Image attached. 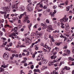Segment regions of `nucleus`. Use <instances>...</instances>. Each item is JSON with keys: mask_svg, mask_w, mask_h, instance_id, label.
I'll return each mask as SVG.
<instances>
[{"mask_svg": "<svg viewBox=\"0 0 74 74\" xmlns=\"http://www.w3.org/2000/svg\"><path fill=\"white\" fill-rule=\"evenodd\" d=\"M27 9V11L28 12H30L32 11L33 10V8L30 6V4H28V5L27 6L26 8Z\"/></svg>", "mask_w": 74, "mask_h": 74, "instance_id": "obj_1", "label": "nucleus"}, {"mask_svg": "<svg viewBox=\"0 0 74 74\" xmlns=\"http://www.w3.org/2000/svg\"><path fill=\"white\" fill-rule=\"evenodd\" d=\"M68 19H69L68 18H66L64 17L60 20V22L62 23H65V22H66L67 21H68Z\"/></svg>", "mask_w": 74, "mask_h": 74, "instance_id": "obj_2", "label": "nucleus"}, {"mask_svg": "<svg viewBox=\"0 0 74 74\" xmlns=\"http://www.w3.org/2000/svg\"><path fill=\"white\" fill-rule=\"evenodd\" d=\"M3 57V58H4L5 60H7V59H8L9 58V55H8V53L6 54H5Z\"/></svg>", "mask_w": 74, "mask_h": 74, "instance_id": "obj_3", "label": "nucleus"}, {"mask_svg": "<svg viewBox=\"0 0 74 74\" xmlns=\"http://www.w3.org/2000/svg\"><path fill=\"white\" fill-rule=\"evenodd\" d=\"M64 52L66 54H68V56L70 54V51L69 49L64 50Z\"/></svg>", "mask_w": 74, "mask_h": 74, "instance_id": "obj_4", "label": "nucleus"}, {"mask_svg": "<svg viewBox=\"0 0 74 74\" xmlns=\"http://www.w3.org/2000/svg\"><path fill=\"white\" fill-rule=\"evenodd\" d=\"M49 30H53V29H52V25H50L49 26L48 28H47V31L48 32H50L51 31Z\"/></svg>", "mask_w": 74, "mask_h": 74, "instance_id": "obj_5", "label": "nucleus"}, {"mask_svg": "<svg viewBox=\"0 0 74 74\" xmlns=\"http://www.w3.org/2000/svg\"><path fill=\"white\" fill-rule=\"evenodd\" d=\"M44 58L42 57L38 58V59H36L37 61H40V62H42L44 60Z\"/></svg>", "mask_w": 74, "mask_h": 74, "instance_id": "obj_6", "label": "nucleus"}, {"mask_svg": "<svg viewBox=\"0 0 74 74\" xmlns=\"http://www.w3.org/2000/svg\"><path fill=\"white\" fill-rule=\"evenodd\" d=\"M34 34H35V35H36L37 37H41V36H42V33H41L40 34L37 33L36 34V33H34Z\"/></svg>", "mask_w": 74, "mask_h": 74, "instance_id": "obj_7", "label": "nucleus"}, {"mask_svg": "<svg viewBox=\"0 0 74 74\" xmlns=\"http://www.w3.org/2000/svg\"><path fill=\"white\" fill-rule=\"evenodd\" d=\"M47 62L48 61L47 60H46V59H44L42 61V64H46V63H47Z\"/></svg>", "mask_w": 74, "mask_h": 74, "instance_id": "obj_8", "label": "nucleus"}, {"mask_svg": "<svg viewBox=\"0 0 74 74\" xmlns=\"http://www.w3.org/2000/svg\"><path fill=\"white\" fill-rule=\"evenodd\" d=\"M20 10L21 11H23L25 10V8L24 6H21L20 7Z\"/></svg>", "mask_w": 74, "mask_h": 74, "instance_id": "obj_9", "label": "nucleus"}, {"mask_svg": "<svg viewBox=\"0 0 74 74\" xmlns=\"http://www.w3.org/2000/svg\"><path fill=\"white\" fill-rule=\"evenodd\" d=\"M34 72H37L38 73H40V71L39 69H35L34 70Z\"/></svg>", "mask_w": 74, "mask_h": 74, "instance_id": "obj_10", "label": "nucleus"}, {"mask_svg": "<svg viewBox=\"0 0 74 74\" xmlns=\"http://www.w3.org/2000/svg\"><path fill=\"white\" fill-rule=\"evenodd\" d=\"M43 47H45V48H47L49 50H50V49H51V47H49L46 44H45V46H43Z\"/></svg>", "mask_w": 74, "mask_h": 74, "instance_id": "obj_11", "label": "nucleus"}, {"mask_svg": "<svg viewBox=\"0 0 74 74\" xmlns=\"http://www.w3.org/2000/svg\"><path fill=\"white\" fill-rule=\"evenodd\" d=\"M53 61H50L49 62V66H51L53 65Z\"/></svg>", "mask_w": 74, "mask_h": 74, "instance_id": "obj_12", "label": "nucleus"}, {"mask_svg": "<svg viewBox=\"0 0 74 74\" xmlns=\"http://www.w3.org/2000/svg\"><path fill=\"white\" fill-rule=\"evenodd\" d=\"M3 10L5 11V12H7V11H8L7 10V8L6 7L3 8Z\"/></svg>", "mask_w": 74, "mask_h": 74, "instance_id": "obj_13", "label": "nucleus"}, {"mask_svg": "<svg viewBox=\"0 0 74 74\" xmlns=\"http://www.w3.org/2000/svg\"><path fill=\"white\" fill-rule=\"evenodd\" d=\"M0 14H4V15H6L7 14V12H3V11H1L0 12Z\"/></svg>", "mask_w": 74, "mask_h": 74, "instance_id": "obj_14", "label": "nucleus"}, {"mask_svg": "<svg viewBox=\"0 0 74 74\" xmlns=\"http://www.w3.org/2000/svg\"><path fill=\"white\" fill-rule=\"evenodd\" d=\"M32 23H30L29 24V25L28 26V27L29 29V31H30V30H31V29L30 28V27H32Z\"/></svg>", "mask_w": 74, "mask_h": 74, "instance_id": "obj_15", "label": "nucleus"}, {"mask_svg": "<svg viewBox=\"0 0 74 74\" xmlns=\"http://www.w3.org/2000/svg\"><path fill=\"white\" fill-rule=\"evenodd\" d=\"M12 19H13L14 21H15L16 20H18V18L16 17H15L13 18H12Z\"/></svg>", "mask_w": 74, "mask_h": 74, "instance_id": "obj_16", "label": "nucleus"}, {"mask_svg": "<svg viewBox=\"0 0 74 74\" xmlns=\"http://www.w3.org/2000/svg\"><path fill=\"white\" fill-rule=\"evenodd\" d=\"M0 72H1V73L2 72V71H4V69L3 68H2L1 66V68H0Z\"/></svg>", "mask_w": 74, "mask_h": 74, "instance_id": "obj_17", "label": "nucleus"}, {"mask_svg": "<svg viewBox=\"0 0 74 74\" xmlns=\"http://www.w3.org/2000/svg\"><path fill=\"white\" fill-rule=\"evenodd\" d=\"M25 42L27 45H28V44H29L30 43V41H28L27 40Z\"/></svg>", "mask_w": 74, "mask_h": 74, "instance_id": "obj_18", "label": "nucleus"}, {"mask_svg": "<svg viewBox=\"0 0 74 74\" xmlns=\"http://www.w3.org/2000/svg\"><path fill=\"white\" fill-rule=\"evenodd\" d=\"M50 15L51 16V17H54L55 16V15L51 12L50 13Z\"/></svg>", "mask_w": 74, "mask_h": 74, "instance_id": "obj_19", "label": "nucleus"}, {"mask_svg": "<svg viewBox=\"0 0 74 74\" xmlns=\"http://www.w3.org/2000/svg\"><path fill=\"white\" fill-rule=\"evenodd\" d=\"M7 10H8V11H10V10H11V7L10 6H8L7 7Z\"/></svg>", "mask_w": 74, "mask_h": 74, "instance_id": "obj_20", "label": "nucleus"}, {"mask_svg": "<svg viewBox=\"0 0 74 74\" xmlns=\"http://www.w3.org/2000/svg\"><path fill=\"white\" fill-rule=\"evenodd\" d=\"M17 31V27H15L14 28V32H16Z\"/></svg>", "mask_w": 74, "mask_h": 74, "instance_id": "obj_21", "label": "nucleus"}, {"mask_svg": "<svg viewBox=\"0 0 74 74\" xmlns=\"http://www.w3.org/2000/svg\"><path fill=\"white\" fill-rule=\"evenodd\" d=\"M12 9H16V8H15V5H12Z\"/></svg>", "mask_w": 74, "mask_h": 74, "instance_id": "obj_22", "label": "nucleus"}, {"mask_svg": "<svg viewBox=\"0 0 74 74\" xmlns=\"http://www.w3.org/2000/svg\"><path fill=\"white\" fill-rule=\"evenodd\" d=\"M53 74H58V72H56V71H53Z\"/></svg>", "mask_w": 74, "mask_h": 74, "instance_id": "obj_23", "label": "nucleus"}, {"mask_svg": "<svg viewBox=\"0 0 74 74\" xmlns=\"http://www.w3.org/2000/svg\"><path fill=\"white\" fill-rule=\"evenodd\" d=\"M47 25H44L43 27V29H47Z\"/></svg>", "mask_w": 74, "mask_h": 74, "instance_id": "obj_24", "label": "nucleus"}, {"mask_svg": "<svg viewBox=\"0 0 74 74\" xmlns=\"http://www.w3.org/2000/svg\"><path fill=\"white\" fill-rule=\"evenodd\" d=\"M12 36H15V35H16V33L13 32L12 33Z\"/></svg>", "mask_w": 74, "mask_h": 74, "instance_id": "obj_25", "label": "nucleus"}, {"mask_svg": "<svg viewBox=\"0 0 74 74\" xmlns=\"http://www.w3.org/2000/svg\"><path fill=\"white\" fill-rule=\"evenodd\" d=\"M35 43H33L32 44V45L30 46V48H33V45H34Z\"/></svg>", "mask_w": 74, "mask_h": 74, "instance_id": "obj_26", "label": "nucleus"}, {"mask_svg": "<svg viewBox=\"0 0 74 74\" xmlns=\"http://www.w3.org/2000/svg\"><path fill=\"white\" fill-rule=\"evenodd\" d=\"M45 40H47L48 39V37L46 35H45Z\"/></svg>", "mask_w": 74, "mask_h": 74, "instance_id": "obj_27", "label": "nucleus"}, {"mask_svg": "<svg viewBox=\"0 0 74 74\" xmlns=\"http://www.w3.org/2000/svg\"><path fill=\"white\" fill-rule=\"evenodd\" d=\"M55 50L57 51H59V48H58L57 47H56L55 48Z\"/></svg>", "mask_w": 74, "mask_h": 74, "instance_id": "obj_28", "label": "nucleus"}, {"mask_svg": "<svg viewBox=\"0 0 74 74\" xmlns=\"http://www.w3.org/2000/svg\"><path fill=\"white\" fill-rule=\"evenodd\" d=\"M63 56H68V55L67 54H66V53H64L63 54H62Z\"/></svg>", "mask_w": 74, "mask_h": 74, "instance_id": "obj_29", "label": "nucleus"}, {"mask_svg": "<svg viewBox=\"0 0 74 74\" xmlns=\"http://www.w3.org/2000/svg\"><path fill=\"white\" fill-rule=\"evenodd\" d=\"M42 56V55L41 54H40L38 56V58H41Z\"/></svg>", "mask_w": 74, "mask_h": 74, "instance_id": "obj_30", "label": "nucleus"}, {"mask_svg": "<svg viewBox=\"0 0 74 74\" xmlns=\"http://www.w3.org/2000/svg\"><path fill=\"white\" fill-rule=\"evenodd\" d=\"M46 22L47 23H49V21L48 19L46 20Z\"/></svg>", "mask_w": 74, "mask_h": 74, "instance_id": "obj_31", "label": "nucleus"}, {"mask_svg": "<svg viewBox=\"0 0 74 74\" xmlns=\"http://www.w3.org/2000/svg\"><path fill=\"white\" fill-rule=\"evenodd\" d=\"M25 19H26V20L28 21L29 19V17H28V16H26L25 17Z\"/></svg>", "mask_w": 74, "mask_h": 74, "instance_id": "obj_32", "label": "nucleus"}, {"mask_svg": "<svg viewBox=\"0 0 74 74\" xmlns=\"http://www.w3.org/2000/svg\"><path fill=\"white\" fill-rule=\"evenodd\" d=\"M25 40H27V41H31V40H30V39H29V38H25Z\"/></svg>", "mask_w": 74, "mask_h": 74, "instance_id": "obj_33", "label": "nucleus"}, {"mask_svg": "<svg viewBox=\"0 0 74 74\" xmlns=\"http://www.w3.org/2000/svg\"><path fill=\"white\" fill-rule=\"evenodd\" d=\"M7 18H8L7 17V16H6V14H4V18L5 19H7Z\"/></svg>", "mask_w": 74, "mask_h": 74, "instance_id": "obj_34", "label": "nucleus"}, {"mask_svg": "<svg viewBox=\"0 0 74 74\" xmlns=\"http://www.w3.org/2000/svg\"><path fill=\"white\" fill-rule=\"evenodd\" d=\"M40 7H41V8L43 7V5H42V3H41V4L40 5Z\"/></svg>", "mask_w": 74, "mask_h": 74, "instance_id": "obj_35", "label": "nucleus"}, {"mask_svg": "<svg viewBox=\"0 0 74 74\" xmlns=\"http://www.w3.org/2000/svg\"><path fill=\"white\" fill-rule=\"evenodd\" d=\"M68 4H69L68 1H66L65 2V5H68Z\"/></svg>", "mask_w": 74, "mask_h": 74, "instance_id": "obj_36", "label": "nucleus"}, {"mask_svg": "<svg viewBox=\"0 0 74 74\" xmlns=\"http://www.w3.org/2000/svg\"><path fill=\"white\" fill-rule=\"evenodd\" d=\"M34 68V65H32V66H31V69H33V68Z\"/></svg>", "mask_w": 74, "mask_h": 74, "instance_id": "obj_37", "label": "nucleus"}, {"mask_svg": "<svg viewBox=\"0 0 74 74\" xmlns=\"http://www.w3.org/2000/svg\"><path fill=\"white\" fill-rule=\"evenodd\" d=\"M69 24H67V25H66V28H67H67H68V27H69Z\"/></svg>", "mask_w": 74, "mask_h": 74, "instance_id": "obj_38", "label": "nucleus"}, {"mask_svg": "<svg viewBox=\"0 0 74 74\" xmlns=\"http://www.w3.org/2000/svg\"><path fill=\"white\" fill-rule=\"evenodd\" d=\"M67 46H65L63 47V49H67Z\"/></svg>", "mask_w": 74, "mask_h": 74, "instance_id": "obj_39", "label": "nucleus"}, {"mask_svg": "<svg viewBox=\"0 0 74 74\" xmlns=\"http://www.w3.org/2000/svg\"><path fill=\"white\" fill-rule=\"evenodd\" d=\"M38 24H37L36 25H35L34 27V28L35 29H36V28H37V26Z\"/></svg>", "mask_w": 74, "mask_h": 74, "instance_id": "obj_40", "label": "nucleus"}, {"mask_svg": "<svg viewBox=\"0 0 74 74\" xmlns=\"http://www.w3.org/2000/svg\"><path fill=\"white\" fill-rule=\"evenodd\" d=\"M43 8L45 10L46 9H47V6H44Z\"/></svg>", "mask_w": 74, "mask_h": 74, "instance_id": "obj_41", "label": "nucleus"}, {"mask_svg": "<svg viewBox=\"0 0 74 74\" xmlns=\"http://www.w3.org/2000/svg\"><path fill=\"white\" fill-rule=\"evenodd\" d=\"M1 39L3 40H6V38L3 37L1 38Z\"/></svg>", "mask_w": 74, "mask_h": 74, "instance_id": "obj_42", "label": "nucleus"}, {"mask_svg": "<svg viewBox=\"0 0 74 74\" xmlns=\"http://www.w3.org/2000/svg\"><path fill=\"white\" fill-rule=\"evenodd\" d=\"M64 36H66V37H69V35H67L66 34H64Z\"/></svg>", "mask_w": 74, "mask_h": 74, "instance_id": "obj_43", "label": "nucleus"}, {"mask_svg": "<svg viewBox=\"0 0 74 74\" xmlns=\"http://www.w3.org/2000/svg\"><path fill=\"white\" fill-rule=\"evenodd\" d=\"M8 64H7L6 65H5V66H4L3 68H5V67H8Z\"/></svg>", "mask_w": 74, "mask_h": 74, "instance_id": "obj_44", "label": "nucleus"}, {"mask_svg": "<svg viewBox=\"0 0 74 74\" xmlns=\"http://www.w3.org/2000/svg\"><path fill=\"white\" fill-rule=\"evenodd\" d=\"M46 11H47V12H49V11H50V10L49 9H47L46 10Z\"/></svg>", "mask_w": 74, "mask_h": 74, "instance_id": "obj_45", "label": "nucleus"}, {"mask_svg": "<svg viewBox=\"0 0 74 74\" xmlns=\"http://www.w3.org/2000/svg\"><path fill=\"white\" fill-rule=\"evenodd\" d=\"M54 12H53V14H55L56 13V10H54Z\"/></svg>", "mask_w": 74, "mask_h": 74, "instance_id": "obj_46", "label": "nucleus"}, {"mask_svg": "<svg viewBox=\"0 0 74 74\" xmlns=\"http://www.w3.org/2000/svg\"><path fill=\"white\" fill-rule=\"evenodd\" d=\"M39 8V6H37L36 7L35 9H36V10H38Z\"/></svg>", "mask_w": 74, "mask_h": 74, "instance_id": "obj_47", "label": "nucleus"}, {"mask_svg": "<svg viewBox=\"0 0 74 74\" xmlns=\"http://www.w3.org/2000/svg\"><path fill=\"white\" fill-rule=\"evenodd\" d=\"M57 26H59L60 25V23H57Z\"/></svg>", "mask_w": 74, "mask_h": 74, "instance_id": "obj_48", "label": "nucleus"}, {"mask_svg": "<svg viewBox=\"0 0 74 74\" xmlns=\"http://www.w3.org/2000/svg\"><path fill=\"white\" fill-rule=\"evenodd\" d=\"M11 52H12L13 53H16V51H13L12 50L11 51Z\"/></svg>", "mask_w": 74, "mask_h": 74, "instance_id": "obj_49", "label": "nucleus"}, {"mask_svg": "<svg viewBox=\"0 0 74 74\" xmlns=\"http://www.w3.org/2000/svg\"><path fill=\"white\" fill-rule=\"evenodd\" d=\"M60 43H58L56 44V45L57 46H59L60 45Z\"/></svg>", "mask_w": 74, "mask_h": 74, "instance_id": "obj_50", "label": "nucleus"}, {"mask_svg": "<svg viewBox=\"0 0 74 74\" xmlns=\"http://www.w3.org/2000/svg\"><path fill=\"white\" fill-rule=\"evenodd\" d=\"M62 58L60 57V58L57 60L58 62H59L60 60H61V59Z\"/></svg>", "mask_w": 74, "mask_h": 74, "instance_id": "obj_51", "label": "nucleus"}, {"mask_svg": "<svg viewBox=\"0 0 74 74\" xmlns=\"http://www.w3.org/2000/svg\"><path fill=\"white\" fill-rule=\"evenodd\" d=\"M26 55L27 56H28V55H29V52L27 51V53L26 54Z\"/></svg>", "mask_w": 74, "mask_h": 74, "instance_id": "obj_52", "label": "nucleus"}, {"mask_svg": "<svg viewBox=\"0 0 74 74\" xmlns=\"http://www.w3.org/2000/svg\"><path fill=\"white\" fill-rule=\"evenodd\" d=\"M26 61L25 60H23L22 62V63H26Z\"/></svg>", "mask_w": 74, "mask_h": 74, "instance_id": "obj_53", "label": "nucleus"}, {"mask_svg": "<svg viewBox=\"0 0 74 74\" xmlns=\"http://www.w3.org/2000/svg\"><path fill=\"white\" fill-rule=\"evenodd\" d=\"M23 59H24V60H25V61H26V60H27V59L26 57L24 58Z\"/></svg>", "mask_w": 74, "mask_h": 74, "instance_id": "obj_54", "label": "nucleus"}, {"mask_svg": "<svg viewBox=\"0 0 74 74\" xmlns=\"http://www.w3.org/2000/svg\"><path fill=\"white\" fill-rule=\"evenodd\" d=\"M14 15L15 16H16V15H17V14H11V16H12V17H13L14 16Z\"/></svg>", "mask_w": 74, "mask_h": 74, "instance_id": "obj_55", "label": "nucleus"}, {"mask_svg": "<svg viewBox=\"0 0 74 74\" xmlns=\"http://www.w3.org/2000/svg\"><path fill=\"white\" fill-rule=\"evenodd\" d=\"M22 54H19V58H22Z\"/></svg>", "mask_w": 74, "mask_h": 74, "instance_id": "obj_56", "label": "nucleus"}, {"mask_svg": "<svg viewBox=\"0 0 74 74\" xmlns=\"http://www.w3.org/2000/svg\"><path fill=\"white\" fill-rule=\"evenodd\" d=\"M15 56L16 58H18V57H19L18 55V54H16V55H15Z\"/></svg>", "mask_w": 74, "mask_h": 74, "instance_id": "obj_57", "label": "nucleus"}, {"mask_svg": "<svg viewBox=\"0 0 74 74\" xmlns=\"http://www.w3.org/2000/svg\"><path fill=\"white\" fill-rule=\"evenodd\" d=\"M12 58H14V56H15V54H13L12 55Z\"/></svg>", "mask_w": 74, "mask_h": 74, "instance_id": "obj_58", "label": "nucleus"}, {"mask_svg": "<svg viewBox=\"0 0 74 74\" xmlns=\"http://www.w3.org/2000/svg\"><path fill=\"white\" fill-rule=\"evenodd\" d=\"M9 45L10 47H11V46H12V43H10L9 44Z\"/></svg>", "mask_w": 74, "mask_h": 74, "instance_id": "obj_59", "label": "nucleus"}, {"mask_svg": "<svg viewBox=\"0 0 74 74\" xmlns=\"http://www.w3.org/2000/svg\"><path fill=\"white\" fill-rule=\"evenodd\" d=\"M64 72H63V71H62L61 72L60 74H64Z\"/></svg>", "mask_w": 74, "mask_h": 74, "instance_id": "obj_60", "label": "nucleus"}, {"mask_svg": "<svg viewBox=\"0 0 74 74\" xmlns=\"http://www.w3.org/2000/svg\"><path fill=\"white\" fill-rule=\"evenodd\" d=\"M69 8H66V11H69Z\"/></svg>", "mask_w": 74, "mask_h": 74, "instance_id": "obj_61", "label": "nucleus"}, {"mask_svg": "<svg viewBox=\"0 0 74 74\" xmlns=\"http://www.w3.org/2000/svg\"><path fill=\"white\" fill-rule=\"evenodd\" d=\"M22 55L23 56H25L26 55L25 54V53H22Z\"/></svg>", "mask_w": 74, "mask_h": 74, "instance_id": "obj_62", "label": "nucleus"}, {"mask_svg": "<svg viewBox=\"0 0 74 74\" xmlns=\"http://www.w3.org/2000/svg\"><path fill=\"white\" fill-rule=\"evenodd\" d=\"M44 3H46V4H47V3H48V1H44Z\"/></svg>", "mask_w": 74, "mask_h": 74, "instance_id": "obj_63", "label": "nucleus"}, {"mask_svg": "<svg viewBox=\"0 0 74 74\" xmlns=\"http://www.w3.org/2000/svg\"><path fill=\"white\" fill-rule=\"evenodd\" d=\"M4 74H8V73L7 72H5L4 73Z\"/></svg>", "mask_w": 74, "mask_h": 74, "instance_id": "obj_64", "label": "nucleus"}]
</instances>
